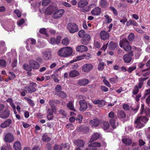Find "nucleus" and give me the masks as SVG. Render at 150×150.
<instances>
[{
  "label": "nucleus",
  "mask_w": 150,
  "mask_h": 150,
  "mask_svg": "<svg viewBox=\"0 0 150 150\" xmlns=\"http://www.w3.org/2000/svg\"><path fill=\"white\" fill-rule=\"evenodd\" d=\"M93 66L91 64H86L82 67V70L85 72H88L93 69Z\"/></svg>",
  "instance_id": "nucleus-10"
},
{
  "label": "nucleus",
  "mask_w": 150,
  "mask_h": 150,
  "mask_svg": "<svg viewBox=\"0 0 150 150\" xmlns=\"http://www.w3.org/2000/svg\"><path fill=\"white\" fill-rule=\"evenodd\" d=\"M29 64L31 69H37L40 67V64L34 60H30L29 62Z\"/></svg>",
  "instance_id": "nucleus-11"
},
{
  "label": "nucleus",
  "mask_w": 150,
  "mask_h": 150,
  "mask_svg": "<svg viewBox=\"0 0 150 150\" xmlns=\"http://www.w3.org/2000/svg\"><path fill=\"white\" fill-rule=\"evenodd\" d=\"M116 43L112 42H110L109 45V47L111 50H114L117 46Z\"/></svg>",
  "instance_id": "nucleus-34"
},
{
  "label": "nucleus",
  "mask_w": 150,
  "mask_h": 150,
  "mask_svg": "<svg viewBox=\"0 0 150 150\" xmlns=\"http://www.w3.org/2000/svg\"><path fill=\"white\" fill-rule=\"evenodd\" d=\"M61 89L62 87L60 85H57L55 88V93L56 94H57L59 93L60 92L62 91H61Z\"/></svg>",
  "instance_id": "nucleus-45"
},
{
  "label": "nucleus",
  "mask_w": 150,
  "mask_h": 150,
  "mask_svg": "<svg viewBox=\"0 0 150 150\" xmlns=\"http://www.w3.org/2000/svg\"><path fill=\"white\" fill-rule=\"evenodd\" d=\"M11 148V147L9 144H7L6 145H4L1 148V150H12Z\"/></svg>",
  "instance_id": "nucleus-41"
},
{
  "label": "nucleus",
  "mask_w": 150,
  "mask_h": 150,
  "mask_svg": "<svg viewBox=\"0 0 150 150\" xmlns=\"http://www.w3.org/2000/svg\"><path fill=\"white\" fill-rule=\"evenodd\" d=\"M23 68L26 71H32V69L31 67L27 64H24L23 65Z\"/></svg>",
  "instance_id": "nucleus-42"
},
{
  "label": "nucleus",
  "mask_w": 150,
  "mask_h": 150,
  "mask_svg": "<svg viewBox=\"0 0 150 150\" xmlns=\"http://www.w3.org/2000/svg\"><path fill=\"white\" fill-rule=\"evenodd\" d=\"M133 55V51L129 52L127 54H124L123 56V59L125 62L130 63L132 59V57Z\"/></svg>",
  "instance_id": "nucleus-7"
},
{
  "label": "nucleus",
  "mask_w": 150,
  "mask_h": 150,
  "mask_svg": "<svg viewBox=\"0 0 150 150\" xmlns=\"http://www.w3.org/2000/svg\"><path fill=\"white\" fill-rule=\"evenodd\" d=\"M100 4L102 7H105L108 5V3L106 0H100Z\"/></svg>",
  "instance_id": "nucleus-44"
},
{
  "label": "nucleus",
  "mask_w": 150,
  "mask_h": 150,
  "mask_svg": "<svg viewBox=\"0 0 150 150\" xmlns=\"http://www.w3.org/2000/svg\"><path fill=\"white\" fill-rule=\"evenodd\" d=\"M80 105V110L81 111H83L87 108V103L83 100H81L79 102Z\"/></svg>",
  "instance_id": "nucleus-15"
},
{
  "label": "nucleus",
  "mask_w": 150,
  "mask_h": 150,
  "mask_svg": "<svg viewBox=\"0 0 150 150\" xmlns=\"http://www.w3.org/2000/svg\"><path fill=\"white\" fill-rule=\"evenodd\" d=\"M85 57L84 54L78 56L76 57V59L74 60V62L78 60H81L83 59Z\"/></svg>",
  "instance_id": "nucleus-58"
},
{
  "label": "nucleus",
  "mask_w": 150,
  "mask_h": 150,
  "mask_svg": "<svg viewBox=\"0 0 150 150\" xmlns=\"http://www.w3.org/2000/svg\"><path fill=\"white\" fill-rule=\"evenodd\" d=\"M17 59L15 58L14 59L12 63V65L13 67H14L17 66Z\"/></svg>",
  "instance_id": "nucleus-64"
},
{
  "label": "nucleus",
  "mask_w": 150,
  "mask_h": 150,
  "mask_svg": "<svg viewBox=\"0 0 150 150\" xmlns=\"http://www.w3.org/2000/svg\"><path fill=\"white\" fill-rule=\"evenodd\" d=\"M110 10L112 11L113 13L115 15H117V12L116 10L113 7L110 6Z\"/></svg>",
  "instance_id": "nucleus-60"
},
{
  "label": "nucleus",
  "mask_w": 150,
  "mask_h": 150,
  "mask_svg": "<svg viewBox=\"0 0 150 150\" xmlns=\"http://www.w3.org/2000/svg\"><path fill=\"white\" fill-rule=\"evenodd\" d=\"M98 69L100 71H102L104 69V64L103 62L100 63L98 65Z\"/></svg>",
  "instance_id": "nucleus-51"
},
{
  "label": "nucleus",
  "mask_w": 150,
  "mask_h": 150,
  "mask_svg": "<svg viewBox=\"0 0 150 150\" xmlns=\"http://www.w3.org/2000/svg\"><path fill=\"white\" fill-rule=\"evenodd\" d=\"M54 9V7L52 6H50L47 8L45 13L47 15L51 14L53 12Z\"/></svg>",
  "instance_id": "nucleus-24"
},
{
  "label": "nucleus",
  "mask_w": 150,
  "mask_h": 150,
  "mask_svg": "<svg viewBox=\"0 0 150 150\" xmlns=\"http://www.w3.org/2000/svg\"><path fill=\"white\" fill-rule=\"evenodd\" d=\"M147 121L148 119L144 116H141L138 118L134 121L135 123L137 124L136 128H140L143 127Z\"/></svg>",
  "instance_id": "nucleus-2"
},
{
  "label": "nucleus",
  "mask_w": 150,
  "mask_h": 150,
  "mask_svg": "<svg viewBox=\"0 0 150 150\" xmlns=\"http://www.w3.org/2000/svg\"><path fill=\"white\" fill-rule=\"evenodd\" d=\"M139 91V88L137 86H135L133 90V94L136 95L138 93Z\"/></svg>",
  "instance_id": "nucleus-53"
},
{
  "label": "nucleus",
  "mask_w": 150,
  "mask_h": 150,
  "mask_svg": "<svg viewBox=\"0 0 150 150\" xmlns=\"http://www.w3.org/2000/svg\"><path fill=\"white\" fill-rule=\"evenodd\" d=\"M8 73L9 74L8 76H10V78L11 79H14L16 77V76L13 72L9 71Z\"/></svg>",
  "instance_id": "nucleus-63"
},
{
  "label": "nucleus",
  "mask_w": 150,
  "mask_h": 150,
  "mask_svg": "<svg viewBox=\"0 0 150 150\" xmlns=\"http://www.w3.org/2000/svg\"><path fill=\"white\" fill-rule=\"evenodd\" d=\"M67 28L69 32L71 33H74L77 32L79 30L77 24L73 23H68L67 25Z\"/></svg>",
  "instance_id": "nucleus-4"
},
{
  "label": "nucleus",
  "mask_w": 150,
  "mask_h": 150,
  "mask_svg": "<svg viewBox=\"0 0 150 150\" xmlns=\"http://www.w3.org/2000/svg\"><path fill=\"white\" fill-rule=\"evenodd\" d=\"M37 86V84L34 83H30V85L29 86H26L24 88L23 90L26 92L30 93L35 92L36 90L35 87Z\"/></svg>",
  "instance_id": "nucleus-6"
},
{
  "label": "nucleus",
  "mask_w": 150,
  "mask_h": 150,
  "mask_svg": "<svg viewBox=\"0 0 150 150\" xmlns=\"http://www.w3.org/2000/svg\"><path fill=\"white\" fill-rule=\"evenodd\" d=\"M65 11L64 9H61L56 11L53 14V17L55 19L61 18L64 15Z\"/></svg>",
  "instance_id": "nucleus-9"
},
{
  "label": "nucleus",
  "mask_w": 150,
  "mask_h": 150,
  "mask_svg": "<svg viewBox=\"0 0 150 150\" xmlns=\"http://www.w3.org/2000/svg\"><path fill=\"white\" fill-rule=\"evenodd\" d=\"M57 95L62 98H65L67 96L66 94L62 91L60 92L58 94H57Z\"/></svg>",
  "instance_id": "nucleus-54"
},
{
  "label": "nucleus",
  "mask_w": 150,
  "mask_h": 150,
  "mask_svg": "<svg viewBox=\"0 0 150 150\" xmlns=\"http://www.w3.org/2000/svg\"><path fill=\"white\" fill-rule=\"evenodd\" d=\"M0 66L3 67H6V62L4 59L0 60Z\"/></svg>",
  "instance_id": "nucleus-57"
},
{
  "label": "nucleus",
  "mask_w": 150,
  "mask_h": 150,
  "mask_svg": "<svg viewBox=\"0 0 150 150\" xmlns=\"http://www.w3.org/2000/svg\"><path fill=\"white\" fill-rule=\"evenodd\" d=\"M110 127L109 123L107 122H105L103 123V128L104 130H107Z\"/></svg>",
  "instance_id": "nucleus-48"
},
{
  "label": "nucleus",
  "mask_w": 150,
  "mask_h": 150,
  "mask_svg": "<svg viewBox=\"0 0 150 150\" xmlns=\"http://www.w3.org/2000/svg\"><path fill=\"white\" fill-rule=\"evenodd\" d=\"M26 47L28 50L30 51L33 49L36 43L35 40L33 38H29L26 42Z\"/></svg>",
  "instance_id": "nucleus-5"
},
{
  "label": "nucleus",
  "mask_w": 150,
  "mask_h": 150,
  "mask_svg": "<svg viewBox=\"0 0 150 150\" xmlns=\"http://www.w3.org/2000/svg\"><path fill=\"white\" fill-rule=\"evenodd\" d=\"M119 45L120 47H123L126 51L129 52L131 50V46L126 38H123L120 41Z\"/></svg>",
  "instance_id": "nucleus-3"
},
{
  "label": "nucleus",
  "mask_w": 150,
  "mask_h": 150,
  "mask_svg": "<svg viewBox=\"0 0 150 150\" xmlns=\"http://www.w3.org/2000/svg\"><path fill=\"white\" fill-rule=\"evenodd\" d=\"M42 140L44 142H48L50 140V138L46 134H44L42 137Z\"/></svg>",
  "instance_id": "nucleus-46"
},
{
  "label": "nucleus",
  "mask_w": 150,
  "mask_h": 150,
  "mask_svg": "<svg viewBox=\"0 0 150 150\" xmlns=\"http://www.w3.org/2000/svg\"><path fill=\"white\" fill-rule=\"evenodd\" d=\"M110 125L113 129H115L118 126V122H116L115 119H112L110 120Z\"/></svg>",
  "instance_id": "nucleus-27"
},
{
  "label": "nucleus",
  "mask_w": 150,
  "mask_h": 150,
  "mask_svg": "<svg viewBox=\"0 0 150 150\" xmlns=\"http://www.w3.org/2000/svg\"><path fill=\"white\" fill-rule=\"evenodd\" d=\"M25 99L32 106L34 105V103L33 100L28 98H25Z\"/></svg>",
  "instance_id": "nucleus-61"
},
{
  "label": "nucleus",
  "mask_w": 150,
  "mask_h": 150,
  "mask_svg": "<svg viewBox=\"0 0 150 150\" xmlns=\"http://www.w3.org/2000/svg\"><path fill=\"white\" fill-rule=\"evenodd\" d=\"M76 50L78 52H86L88 50V48L85 45H80L77 46Z\"/></svg>",
  "instance_id": "nucleus-19"
},
{
  "label": "nucleus",
  "mask_w": 150,
  "mask_h": 150,
  "mask_svg": "<svg viewBox=\"0 0 150 150\" xmlns=\"http://www.w3.org/2000/svg\"><path fill=\"white\" fill-rule=\"evenodd\" d=\"M89 81L87 79H83L79 81L78 84L81 86H85L89 83Z\"/></svg>",
  "instance_id": "nucleus-31"
},
{
  "label": "nucleus",
  "mask_w": 150,
  "mask_h": 150,
  "mask_svg": "<svg viewBox=\"0 0 150 150\" xmlns=\"http://www.w3.org/2000/svg\"><path fill=\"white\" fill-rule=\"evenodd\" d=\"M62 43L64 45H68L69 43V41L68 38H64L62 41Z\"/></svg>",
  "instance_id": "nucleus-52"
},
{
  "label": "nucleus",
  "mask_w": 150,
  "mask_h": 150,
  "mask_svg": "<svg viewBox=\"0 0 150 150\" xmlns=\"http://www.w3.org/2000/svg\"><path fill=\"white\" fill-rule=\"evenodd\" d=\"M62 146L59 145H55L54 147V150H62Z\"/></svg>",
  "instance_id": "nucleus-59"
},
{
  "label": "nucleus",
  "mask_w": 150,
  "mask_h": 150,
  "mask_svg": "<svg viewBox=\"0 0 150 150\" xmlns=\"http://www.w3.org/2000/svg\"><path fill=\"white\" fill-rule=\"evenodd\" d=\"M43 57L46 60H50L52 57V54L49 51L45 50L42 52Z\"/></svg>",
  "instance_id": "nucleus-12"
},
{
  "label": "nucleus",
  "mask_w": 150,
  "mask_h": 150,
  "mask_svg": "<svg viewBox=\"0 0 150 150\" xmlns=\"http://www.w3.org/2000/svg\"><path fill=\"white\" fill-rule=\"evenodd\" d=\"M100 9L98 7H96L94 8L91 11V14L94 16L99 15L100 13Z\"/></svg>",
  "instance_id": "nucleus-22"
},
{
  "label": "nucleus",
  "mask_w": 150,
  "mask_h": 150,
  "mask_svg": "<svg viewBox=\"0 0 150 150\" xmlns=\"http://www.w3.org/2000/svg\"><path fill=\"white\" fill-rule=\"evenodd\" d=\"M101 137L100 134L98 132L94 133L92 135V136L90 139L89 142L90 143H92L94 141H95Z\"/></svg>",
  "instance_id": "nucleus-14"
},
{
  "label": "nucleus",
  "mask_w": 150,
  "mask_h": 150,
  "mask_svg": "<svg viewBox=\"0 0 150 150\" xmlns=\"http://www.w3.org/2000/svg\"><path fill=\"white\" fill-rule=\"evenodd\" d=\"M101 146V144L100 143L97 142H93L88 145V146L89 147H93L94 148L99 147H100Z\"/></svg>",
  "instance_id": "nucleus-35"
},
{
  "label": "nucleus",
  "mask_w": 150,
  "mask_h": 150,
  "mask_svg": "<svg viewBox=\"0 0 150 150\" xmlns=\"http://www.w3.org/2000/svg\"><path fill=\"white\" fill-rule=\"evenodd\" d=\"M7 22L10 24V25L8 26V28L6 30L8 31H12L13 30L14 28V25L13 21L11 19H9L8 20Z\"/></svg>",
  "instance_id": "nucleus-23"
},
{
  "label": "nucleus",
  "mask_w": 150,
  "mask_h": 150,
  "mask_svg": "<svg viewBox=\"0 0 150 150\" xmlns=\"http://www.w3.org/2000/svg\"><path fill=\"white\" fill-rule=\"evenodd\" d=\"M84 38L82 39L81 40V42L84 45H87L88 44L91 39V36L90 35L86 34Z\"/></svg>",
  "instance_id": "nucleus-20"
},
{
  "label": "nucleus",
  "mask_w": 150,
  "mask_h": 150,
  "mask_svg": "<svg viewBox=\"0 0 150 150\" xmlns=\"http://www.w3.org/2000/svg\"><path fill=\"white\" fill-rule=\"evenodd\" d=\"M79 75L78 72L76 71H72L70 72L69 74V76L71 77H74L77 76Z\"/></svg>",
  "instance_id": "nucleus-36"
},
{
  "label": "nucleus",
  "mask_w": 150,
  "mask_h": 150,
  "mask_svg": "<svg viewBox=\"0 0 150 150\" xmlns=\"http://www.w3.org/2000/svg\"><path fill=\"white\" fill-rule=\"evenodd\" d=\"M118 78L117 76L114 77L110 78L109 79L110 83L112 84L116 83L118 81Z\"/></svg>",
  "instance_id": "nucleus-37"
},
{
  "label": "nucleus",
  "mask_w": 150,
  "mask_h": 150,
  "mask_svg": "<svg viewBox=\"0 0 150 150\" xmlns=\"http://www.w3.org/2000/svg\"><path fill=\"white\" fill-rule=\"evenodd\" d=\"M72 53V50L69 47H63L58 52V54L60 56L67 57L70 56Z\"/></svg>",
  "instance_id": "nucleus-1"
},
{
  "label": "nucleus",
  "mask_w": 150,
  "mask_h": 150,
  "mask_svg": "<svg viewBox=\"0 0 150 150\" xmlns=\"http://www.w3.org/2000/svg\"><path fill=\"white\" fill-rule=\"evenodd\" d=\"M123 142L126 145H129L132 143L131 139L127 137H125L122 139Z\"/></svg>",
  "instance_id": "nucleus-29"
},
{
  "label": "nucleus",
  "mask_w": 150,
  "mask_h": 150,
  "mask_svg": "<svg viewBox=\"0 0 150 150\" xmlns=\"http://www.w3.org/2000/svg\"><path fill=\"white\" fill-rule=\"evenodd\" d=\"M103 78L104 79L103 80V82L104 83V84L108 87H110V85L109 83V82L106 79H105L106 77H103Z\"/></svg>",
  "instance_id": "nucleus-56"
},
{
  "label": "nucleus",
  "mask_w": 150,
  "mask_h": 150,
  "mask_svg": "<svg viewBox=\"0 0 150 150\" xmlns=\"http://www.w3.org/2000/svg\"><path fill=\"white\" fill-rule=\"evenodd\" d=\"M136 69V67L133 64L132 66L130 67L127 70V71L129 73H131L133 71Z\"/></svg>",
  "instance_id": "nucleus-50"
},
{
  "label": "nucleus",
  "mask_w": 150,
  "mask_h": 150,
  "mask_svg": "<svg viewBox=\"0 0 150 150\" xmlns=\"http://www.w3.org/2000/svg\"><path fill=\"white\" fill-rule=\"evenodd\" d=\"M53 113H56V109H49L48 110L47 117L48 120H51L53 118Z\"/></svg>",
  "instance_id": "nucleus-13"
},
{
  "label": "nucleus",
  "mask_w": 150,
  "mask_h": 150,
  "mask_svg": "<svg viewBox=\"0 0 150 150\" xmlns=\"http://www.w3.org/2000/svg\"><path fill=\"white\" fill-rule=\"evenodd\" d=\"M139 149V148L137 143L135 142H133L131 146V149L133 150H138Z\"/></svg>",
  "instance_id": "nucleus-40"
},
{
  "label": "nucleus",
  "mask_w": 150,
  "mask_h": 150,
  "mask_svg": "<svg viewBox=\"0 0 150 150\" xmlns=\"http://www.w3.org/2000/svg\"><path fill=\"white\" fill-rule=\"evenodd\" d=\"M92 102L94 104L98 105L99 107H102L105 105V102L103 100H95Z\"/></svg>",
  "instance_id": "nucleus-21"
},
{
  "label": "nucleus",
  "mask_w": 150,
  "mask_h": 150,
  "mask_svg": "<svg viewBox=\"0 0 150 150\" xmlns=\"http://www.w3.org/2000/svg\"><path fill=\"white\" fill-rule=\"evenodd\" d=\"M13 147L15 150H21V146L20 142L19 141H15L14 143Z\"/></svg>",
  "instance_id": "nucleus-26"
},
{
  "label": "nucleus",
  "mask_w": 150,
  "mask_h": 150,
  "mask_svg": "<svg viewBox=\"0 0 150 150\" xmlns=\"http://www.w3.org/2000/svg\"><path fill=\"white\" fill-rule=\"evenodd\" d=\"M100 121L97 119H93L90 122V124L93 127H97L100 123Z\"/></svg>",
  "instance_id": "nucleus-17"
},
{
  "label": "nucleus",
  "mask_w": 150,
  "mask_h": 150,
  "mask_svg": "<svg viewBox=\"0 0 150 150\" xmlns=\"http://www.w3.org/2000/svg\"><path fill=\"white\" fill-rule=\"evenodd\" d=\"M14 137L12 134L8 133L5 136L4 140L6 142L8 143L12 142L14 141Z\"/></svg>",
  "instance_id": "nucleus-8"
},
{
  "label": "nucleus",
  "mask_w": 150,
  "mask_h": 150,
  "mask_svg": "<svg viewBox=\"0 0 150 150\" xmlns=\"http://www.w3.org/2000/svg\"><path fill=\"white\" fill-rule=\"evenodd\" d=\"M46 30L47 29L45 28H41L40 29L39 31L40 33L44 34L48 37V35L47 33Z\"/></svg>",
  "instance_id": "nucleus-43"
},
{
  "label": "nucleus",
  "mask_w": 150,
  "mask_h": 150,
  "mask_svg": "<svg viewBox=\"0 0 150 150\" xmlns=\"http://www.w3.org/2000/svg\"><path fill=\"white\" fill-rule=\"evenodd\" d=\"M86 34L85 31L83 30H80L79 32V35L81 38H83L85 37Z\"/></svg>",
  "instance_id": "nucleus-47"
},
{
  "label": "nucleus",
  "mask_w": 150,
  "mask_h": 150,
  "mask_svg": "<svg viewBox=\"0 0 150 150\" xmlns=\"http://www.w3.org/2000/svg\"><path fill=\"white\" fill-rule=\"evenodd\" d=\"M8 54L10 55L11 54L13 57H15L17 56L16 50L14 49H12L11 52H8Z\"/></svg>",
  "instance_id": "nucleus-49"
},
{
  "label": "nucleus",
  "mask_w": 150,
  "mask_h": 150,
  "mask_svg": "<svg viewBox=\"0 0 150 150\" xmlns=\"http://www.w3.org/2000/svg\"><path fill=\"white\" fill-rule=\"evenodd\" d=\"M134 49L136 50L135 58L136 59H138L142 53V50L141 49L137 48L135 47H134Z\"/></svg>",
  "instance_id": "nucleus-28"
},
{
  "label": "nucleus",
  "mask_w": 150,
  "mask_h": 150,
  "mask_svg": "<svg viewBox=\"0 0 150 150\" xmlns=\"http://www.w3.org/2000/svg\"><path fill=\"white\" fill-rule=\"evenodd\" d=\"M74 144L78 146L82 147L84 146L85 143L83 140L79 139L75 141Z\"/></svg>",
  "instance_id": "nucleus-32"
},
{
  "label": "nucleus",
  "mask_w": 150,
  "mask_h": 150,
  "mask_svg": "<svg viewBox=\"0 0 150 150\" xmlns=\"http://www.w3.org/2000/svg\"><path fill=\"white\" fill-rule=\"evenodd\" d=\"M118 116L120 118H124L126 117V114L125 112L122 110L119 111L117 113Z\"/></svg>",
  "instance_id": "nucleus-38"
},
{
  "label": "nucleus",
  "mask_w": 150,
  "mask_h": 150,
  "mask_svg": "<svg viewBox=\"0 0 150 150\" xmlns=\"http://www.w3.org/2000/svg\"><path fill=\"white\" fill-rule=\"evenodd\" d=\"M100 37L103 40L108 39L109 38V34L106 31L103 30L101 31L100 33Z\"/></svg>",
  "instance_id": "nucleus-16"
},
{
  "label": "nucleus",
  "mask_w": 150,
  "mask_h": 150,
  "mask_svg": "<svg viewBox=\"0 0 150 150\" xmlns=\"http://www.w3.org/2000/svg\"><path fill=\"white\" fill-rule=\"evenodd\" d=\"M67 107L71 110L76 111L74 105V102L72 101H70L67 104Z\"/></svg>",
  "instance_id": "nucleus-33"
},
{
  "label": "nucleus",
  "mask_w": 150,
  "mask_h": 150,
  "mask_svg": "<svg viewBox=\"0 0 150 150\" xmlns=\"http://www.w3.org/2000/svg\"><path fill=\"white\" fill-rule=\"evenodd\" d=\"M10 113L8 111H4L0 113V117L2 118L5 119L9 116Z\"/></svg>",
  "instance_id": "nucleus-25"
},
{
  "label": "nucleus",
  "mask_w": 150,
  "mask_h": 150,
  "mask_svg": "<svg viewBox=\"0 0 150 150\" xmlns=\"http://www.w3.org/2000/svg\"><path fill=\"white\" fill-rule=\"evenodd\" d=\"M51 0H43L42 4L43 6H47L50 2Z\"/></svg>",
  "instance_id": "nucleus-55"
},
{
  "label": "nucleus",
  "mask_w": 150,
  "mask_h": 150,
  "mask_svg": "<svg viewBox=\"0 0 150 150\" xmlns=\"http://www.w3.org/2000/svg\"><path fill=\"white\" fill-rule=\"evenodd\" d=\"M88 4V2L86 0H80L78 4V7H83Z\"/></svg>",
  "instance_id": "nucleus-30"
},
{
  "label": "nucleus",
  "mask_w": 150,
  "mask_h": 150,
  "mask_svg": "<svg viewBox=\"0 0 150 150\" xmlns=\"http://www.w3.org/2000/svg\"><path fill=\"white\" fill-rule=\"evenodd\" d=\"M38 47L39 48H41L45 47L46 45V43L45 42L42 41L41 40H39L38 41Z\"/></svg>",
  "instance_id": "nucleus-39"
},
{
  "label": "nucleus",
  "mask_w": 150,
  "mask_h": 150,
  "mask_svg": "<svg viewBox=\"0 0 150 150\" xmlns=\"http://www.w3.org/2000/svg\"><path fill=\"white\" fill-rule=\"evenodd\" d=\"M134 35L133 33H131L128 36V38L130 41H132L134 39Z\"/></svg>",
  "instance_id": "nucleus-62"
},
{
  "label": "nucleus",
  "mask_w": 150,
  "mask_h": 150,
  "mask_svg": "<svg viewBox=\"0 0 150 150\" xmlns=\"http://www.w3.org/2000/svg\"><path fill=\"white\" fill-rule=\"evenodd\" d=\"M12 123V120L10 119H7L5 121L2 123L0 127L2 128H5L8 127Z\"/></svg>",
  "instance_id": "nucleus-18"
}]
</instances>
